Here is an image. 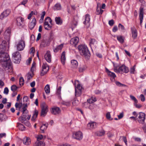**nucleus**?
I'll return each mask as SVG.
<instances>
[{"label": "nucleus", "instance_id": "4468645a", "mask_svg": "<svg viewBox=\"0 0 146 146\" xmlns=\"http://www.w3.org/2000/svg\"><path fill=\"white\" fill-rule=\"evenodd\" d=\"M11 29L8 28L6 30L4 33V38L7 42L9 41L10 37Z\"/></svg>", "mask_w": 146, "mask_h": 146}, {"label": "nucleus", "instance_id": "39448f33", "mask_svg": "<svg viewBox=\"0 0 146 146\" xmlns=\"http://www.w3.org/2000/svg\"><path fill=\"white\" fill-rule=\"evenodd\" d=\"M52 39V38L50 36L47 38L42 39L41 42L40 46L42 47H45L49 46Z\"/></svg>", "mask_w": 146, "mask_h": 146}, {"label": "nucleus", "instance_id": "20e7f679", "mask_svg": "<svg viewBox=\"0 0 146 146\" xmlns=\"http://www.w3.org/2000/svg\"><path fill=\"white\" fill-rule=\"evenodd\" d=\"M23 113L22 115L19 117L20 121L22 123H23L27 119L29 120L31 117V115H28V111H22Z\"/></svg>", "mask_w": 146, "mask_h": 146}, {"label": "nucleus", "instance_id": "a878e982", "mask_svg": "<svg viewBox=\"0 0 146 146\" xmlns=\"http://www.w3.org/2000/svg\"><path fill=\"white\" fill-rule=\"evenodd\" d=\"M44 29L46 30H49L51 29L52 28V26L50 25L48 23V21L45 20V21L44 23Z\"/></svg>", "mask_w": 146, "mask_h": 146}, {"label": "nucleus", "instance_id": "412c9836", "mask_svg": "<svg viewBox=\"0 0 146 146\" xmlns=\"http://www.w3.org/2000/svg\"><path fill=\"white\" fill-rule=\"evenodd\" d=\"M36 23V20L35 18H33L32 21L29 24V27L32 30L35 27Z\"/></svg>", "mask_w": 146, "mask_h": 146}, {"label": "nucleus", "instance_id": "680f3d73", "mask_svg": "<svg viewBox=\"0 0 146 146\" xmlns=\"http://www.w3.org/2000/svg\"><path fill=\"white\" fill-rule=\"evenodd\" d=\"M140 98L142 102H144L145 100V98L143 94H141L140 96Z\"/></svg>", "mask_w": 146, "mask_h": 146}, {"label": "nucleus", "instance_id": "1a4fd4ad", "mask_svg": "<svg viewBox=\"0 0 146 146\" xmlns=\"http://www.w3.org/2000/svg\"><path fill=\"white\" fill-rule=\"evenodd\" d=\"M84 24L86 26L87 28H88L90 25V16L88 14H86L84 17Z\"/></svg>", "mask_w": 146, "mask_h": 146}, {"label": "nucleus", "instance_id": "4be33fe9", "mask_svg": "<svg viewBox=\"0 0 146 146\" xmlns=\"http://www.w3.org/2000/svg\"><path fill=\"white\" fill-rule=\"evenodd\" d=\"M140 13L139 15L140 24L141 25L142 22L143 18V8L141 7L140 8Z\"/></svg>", "mask_w": 146, "mask_h": 146}, {"label": "nucleus", "instance_id": "4d7b16f0", "mask_svg": "<svg viewBox=\"0 0 146 146\" xmlns=\"http://www.w3.org/2000/svg\"><path fill=\"white\" fill-rule=\"evenodd\" d=\"M9 92V89L7 87H5L3 93L5 94H7Z\"/></svg>", "mask_w": 146, "mask_h": 146}, {"label": "nucleus", "instance_id": "69168bd1", "mask_svg": "<svg viewBox=\"0 0 146 146\" xmlns=\"http://www.w3.org/2000/svg\"><path fill=\"white\" fill-rule=\"evenodd\" d=\"M63 44H61L60 45H59L56 46L58 50H61L62 49L63 47Z\"/></svg>", "mask_w": 146, "mask_h": 146}, {"label": "nucleus", "instance_id": "72a5a7b5", "mask_svg": "<svg viewBox=\"0 0 146 146\" xmlns=\"http://www.w3.org/2000/svg\"><path fill=\"white\" fill-rule=\"evenodd\" d=\"M97 44V41L94 39L91 38L90 42V44L91 46H94L95 44Z\"/></svg>", "mask_w": 146, "mask_h": 146}, {"label": "nucleus", "instance_id": "37998d69", "mask_svg": "<svg viewBox=\"0 0 146 146\" xmlns=\"http://www.w3.org/2000/svg\"><path fill=\"white\" fill-rule=\"evenodd\" d=\"M18 88L15 85H13L11 87V90L12 91H15Z\"/></svg>", "mask_w": 146, "mask_h": 146}, {"label": "nucleus", "instance_id": "aec40b11", "mask_svg": "<svg viewBox=\"0 0 146 146\" xmlns=\"http://www.w3.org/2000/svg\"><path fill=\"white\" fill-rule=\"evenodd\" d=\"M60 108L58 107H56L52 108L51 112L54 115L58 114L60 112Z\"/></svg>", "mask_w": 146, "mask_h": 146}, {"label": "nucleus", "instance_id": "473e14b6", "mask_svg": "<svg viewBox=\"0 0 146 146\" xmlns=\"http://www.w3.org/2000/svg\"><path fill=\"white\" fill-rule=\"evenodd\" d=\"M87 68V67L86 65H83L82 66L79 68V72H82L85 70Z\"/></svg>", "mask_w": 146, "mask_h": 146}, {"label": "nucleus", "instance_id": "c85d7f7f", "mask_svg": "<svg viewBox=\"0 0 146 146\" xmlns=\"http://www.w3.org/2000/svg\"><path fill=\"white\" fill-rule=\"evenodd\" d=\"M48 126V123L43 124L40 127V130L42 133L44 132V130L46 129Z\"/></svg>", "mask_w": 146, "mask_h": 146}, {"label": "nucleus", "instance_id": "f257e3e1", "mask_svg": "<svg viewBox=\"0 0 146 146\" xmlns=\"http://www.w3.org/2000/svg\"><path fill=\"white\" fill-rule=\"evenodd\" d=\"M6 42L3 40L0 44V63L7 72H12V67L11 61L9 54L5 52L6 49Z\"/></svg>", "mask_w": 146, "mask_h": 146}, {"label": "nucleus", "instance_id": "c9c22d12", "mask_svg": "<svg viewBox=\"0 0 146 146\" xmlns=\"http://www.w3.org/2000/svg\"><path fill=\"white\" fill-rule=\"evenodd\" d=\"M45 92L46 94H48L50 92V86L48 84H47L44 88Z\"/></svg>", "mask_w": 146, "mask_h": 146}, {"label": "nucleus", "instance_id": "ddd939ff", "mask_svg": "<svg viewBox=\"0 0 146 146\" xmlns=\"http://www.w3.org/2000/svg\"><path fill=\"white\" fill-rule=\"evenodd\" d=\"M11 10L9 9H7L3 11L0 16V19L2 20L5 18L7 17L10 13Z\"/></svg>", "mask_w": 146, "mask_h": 146}, {"label": "nucleus", "instance_id": "5fc2aeb1", "mask_svg": "<svg viewBox=\"0 0 146 146\" xmlns=\"http://www.w3.org/2000/svg\"><path fill=\"white\" fill-rule=\"evenodd\" d=\"M27 76L28 80H30L33 77L32 74L31 73H28L27 75Z\"/></svg>", "mask_w": 146, "mask_h": 146}, {"label": "nucleus", "instance_id": "09e8293b", "mask_svg": "<svg viewBox=\"0 0 146 146\" xmlns=\"http://www.w3.org/2000/svg\"><path fill=\"white\" fill-rule=\"evenodd\" d=\"M130 97L131 99L132 100L134 101V103H137L138 102L137 100L134 96L132 95H130Z\"/></svg>", "mask_w": 146, "mask_h": 146}, {"label": "nucleus", "instance_id": "a19ab883", "mask_svg": "<svg viewBox=\"0 0 146 146\" xmlns=\"http://www.w3.org/2000/svg\"><path fill=\"white\" fill-rule=\"evenodd\" d=\"M29 104V103H27L26 104H23L24 106L22 108L23 110L22 111H23L24 112L25 111H28L27 110V105Z\"/></svg>", "mask_w": 146, "mask_h": 146}, {"label": "nucleus", "instance_id": "3c124183", "mask_svg": "<svg viewBox=\"0 0 146 146\" xmlns=\"http://www.w3.org/2000/svg\"><path fill=\"white\" fill-rule=\"evenodd\" d=\"M35 64H36L35 63V62L34 61L32 64L31 68V70L33 72L34 70L35 69Z\"/></svg>", "mask_w": 146, "mask_h": 146}, {"label": "nucleus", "instance_id": "dca6fc26", "mask_svg": "<svg viewBox=\"0 0 146 146\" xmlns=\"http://www.w3.org/2000/svg\"><path fill=\"white\" fill-rule=\"evenodd\" d=\"M131 31L132 37L133 39H135L137 36V31L134 26L131 27Z\"/></svg>", "mask_w": 146, "mask_h": 146}, {"label": "nucleus", "instance_id": "603ef678", "mask_svg": "<svg viewBox=\"0 0 146 146\" xmlns=\"http://www.w3.org/2000/svg\"><path fill=\"white\" fill-rule=\"evenodd\" d=\"M116 84L118 86L121 87V86H125L126 85L123 84L119 82L116 81L115 82Z\"/></svg>", "mask_w": 146, "mask_h": 146}, {"label": "nucleus", "instance_id": "cd10ccee", "mask_svg": "<svg viewBox=\"0 0 146 146\" xmlns=\"http://www.w3.org/2000/svg\"><path fill=\"white\" fill-rule=\"evenodd\" d=\"M55 21L57 25H61L62 23V20L60 17H56L55 18Z\"/></svg>", "mask_w": 146, "mask_h": 146}, {"label": "nucleus", "instance_id": "49530a36", "mask_svg": "<svg viewBox=\"0 0 146 146\" xmlns=\"http://www.w3.org/2000/svg\"><path fill=\"white\" fill-rule=\"evenodd\" d=\"M5 114L0 113V121H2L5 119Z\"/></svg>", "mask_w": 146, "mask_h": 146}, {"label": "nucleus", "instance_id": "423d86ee", "mask_svg": "<svg viewBox=\"0 0 146 146\" xmlns=\"http://www.w3.org/2000/svg\"><path fill=\"white\" fill-rule=\"evenodd\" d=\"M41 110L40 115L44 117L46 115L48 111V106L45 102H43L41 105Z\"/></svg>", "mask_w": 146, "mask_h": 146}, {"label": "nucleus", "instance_id": "c756f323", "mask_svg": "<svg viewBox=\"0 0 146 146\" xmlns=\"http://www.w3.org/2000/svg\"><path fill=\"white\" fill-rule=\"evenodd\" d=\"M71 64L72 68H76L78 65V63L77 61L75 60H72L71 61Z\"/></svg>", "mask_w": 146, "mask_h": 146}, {"label": "nucleus", "instance_id": "2f4dec72", "mask_svg": "<svg viewBox=\"0 0 146 146\" xmlns=\"http://www.w3.org/2000/svg\"><path fill=\"white\" fill-rule=\"evenodd\" d=\"M61 4L59 3H57L54 5V9L55 10H61Z\"/></svg>", "mask_w": 146, "mask_h": 146}, {"label": "nucleus", "instance_id": "8fccbe9b", "mask_svg": "<svg viewBox=\"0 0 146 146\" xmlns=\"http://www.w3.org/2000/svg\"><path fill=\"white\" fill-rule=\"evenodd\" d=\"M106 117L107 119L109 120H111L113 119V118H111V115L109 112H108L106 114Z\"/></svg>", "mask_w": 146, "mask_h": 146}, {"label": "nucleus", "instance_id": "c03bdc74", "mask_svg": "<svg viewBox=\"0 0 146 146\" xmlns=\"http://www.w3.org/2000/svg\"><path fill=\"white\" fill-rule=\"evenodd\" d=\"M61 104L62 105L67 107H69L70 105V102H65L63 101L62 102Z\"/></svg>", "mask_w": 146, "mask_h": 146}, {"label": "nucleus", "instance_id": "9b49d317", "mask_svg": "<svg viewBox=\"0 0 146 146\" xmlns=\"http://www.w3.org/2000/svg\"><path fill=\"white\" fill-rule=\"evenodd\" d=\"M145 115L144 113L141 112L139 114L138 118L139 119L138 120V122L140 123L143 124L145 123Z\"/></svg>", "mask_w": 146, "mask_h": 146}, {"label": "nucleus", "instance_id": "f8f14e48", "mask_svg": "<svg viewBox=\"0 0 146 146\" xmlns=\"http://www.w3.org/2000/svg\"><path fill=\"white\" fill-rule=\"evenodd\" d=\"M42 70L40 73V75L41 76H44L48 71L49 69V67L47 64H43L42 66Z\"/></svg>", "mask_w": 146, "mask_h": 146}, {"label": "nucleus", "instance_id": "0e129e2a", "mask_svg": "<svg viewBox=\"0 0 146 146\" xmlns=\"http://www.w3.org/2000/svg\"><path fill=\"white\" fill-rule=\"evenodd\" d=\"M75 91L76 95V96H79L81 95V94H80V95L79 94V91H78V90H76V87H75Z\"/></svg>", "mask_w": 146, "mask_h": 146}, {"label": "nucleus", "instance_id": "13d9d810", "mask_svg": "<svg viewBox=\"0 0 146 146\" xmlns=\"http://www.w3.org/2000/svg\"><path fill=\"white\" fill-rule=\"evenodd\" d=\"M26 125L27 126L30 127L31 126V125L30 122L29 121H27L26 120V121H25L24 123H23Z\"/></svg>", "mask_w": 146, "mask_h": 146}, {"label": "nucleus", "instance_id": "79ce46f5", "mask_svg": "<svg viewBox=\"0 0 146 146\" xmlns=\"http://www.w3.org/2000/svg\"><path fill=\"white\" fill-rule=\"evenodd\" d=\"M19 84L20 86H23L24 83V80L23 78L21 77L19 78Z\"/></svg>", "mask_w": 146, "mask_h": 146}, {"label": "nucleus", "instance_id": "052dcab7", "mask_svg": "<svg viewBox=\"0 0 146 146\" xmlns=\"http://www.w3.org/2000/svg\"><path fill=\"white\" fill-rule=\"evenodd\" d=\"M107 134L108 137L109 138L111 137L114 135V134L110 132H109Z\"/></svg>", "mask_w": 146, "mask_h": 146}, {"label": "nucleus", "instance_id": "2eb2a0df", "mask_svg": "<svg viewBox=\"0 0 146 146\" xmlns=\"http://www.w3.org/2000/svg\"><path fill=\"white\" fill-rule=\"evenodd\" d=\"M129 71L128 68L124 65H122L119 67V73L121 74L123 73H127Z\"/></svg>", "mask_w": 146, "mask_h": 146}, {"label": "nucleus", "instance_id": "a211bd4d", "mask_svg": "<svg viewBox=\"0 0 146 146\" xmlns=\"http://www.w3.org/2000/svg\"><path fill=\"white\" fill-rule=\"evenodd\" d=\"M24 21V19L21 17H18L16 19L17 25L19 26L22 25Z\"/></svg>", "mask_w": 146, "mask_h": 146}, {"label": "nucleus", "instance_id": "f03ea898", "mask_svg": "<svg viewBox=\"0 0 146 146\" xmlns=\"http://www.w3.org/2000/svg\"><path fill=\"white\" fill-rule=\"evenodd\" d=\"M78 48L79 52L81 55L86 58H89L90 56V53L88 47L85 45H80L78 46Z\"/></svg>", "mask_w": 146, "mask_h": 146}, {"label": "nucleus", "instance_id": "4c0bfd02", "mask_svg": "<svg viewBox=\"0 0 146 146\" xmlns=\"http://www.w3.org/2000/svg\"><path fill=\"white\" fill-rule=\"evenodd\" d=\"M117 38L118 41L121 43H123L124 42V40L123 38V37L121 36H117Z\"/></svg>", "mask_w": 146, "mask_h": 146}, {"label": "nucleus", "instance_id": "b1692460", "mask_svg": "<svg viewBox=\"0 0 146 146\" xmlns=\"http://www.w3.org/2000/svg\"><path fill=\"white\" fill-rule=\"evenodd\" d=\"M96 127V123L95 122H92L89 123L87 125V128L88 129H92L95 128Z\"/></svg>", "mask_w": 146, "mask_h": 146}, {"label": "nucleus", "instance_id": "7c9ffc66", "mask_svg": "<svg viewBox=\"0 0 146 146\" xmlns=\"http://www.w3.org/2000/svg\"><path fill=\"white\" fill-rule=\"evenodd\" d=\"M61 59L62 63L64 64L66 60L65 52V51H63L62 53L61 56Z\"/></svg>", "mask_w": 146, "mask_h": 146}, {"label": "nucleus", "instance_id": "bf43d9fd", "mask_svg": "<svg viewBox=\"0 0 146 146\" xmlns=\"http://www.w3.org/2000/svg\"><path fill=\"white\" fill-rule=\"evenodd\" d=\"M124 114L123 112L120 113L119 115H117L119 119H120L122 118L123 117Z\"/></svg>", "mask_w": 146, "mask_h": 146}, {"label": "nucleus", "instance_id": "864d4df0", "mask_svg": "<svg viewBox=\"0 0 146 146\" xmlns=\"http://www.w3.org/2000/svg\"><path fill=\"white\" fill-rule=\"evenodd\" d=\"M29 100V97L27 96H24L23 98V101L24 102L28 103Z\"/></svg>", "mask_w": 146, "mask_h": 146}, {"label": "nucleus", "instance_id": "e433bc0d", "mask_svg": "<svg viewBox=\"0 0 146 146\" xmlns=\"http://www.w3.org/2000/svg\"><path fill=\"white\" fill-rule=\"evenodd\" d=\"M105 133V131L102 129L101 131L98 132L97 133V135L98 136H101L104 135Z\"/></svg>", "mask_w": 146, "mask_h": 146}, {"label": "nucleus", "instance_id": "9d476101", "mask_svg": "<svg viewBox=\"0 0 146 146\" xmlns=\"http://www.w3.org/2000/svg\"><path fill=\"white\" fill-rule=\"evenodd\" d=\"M73 137L77 140H80L83 138L82 132L80 131L74 132L73 134Z\"/></svg>", "mask_w": 146, "mask_h": 146}, {"label": "nucleus", "instance_id": "6ab92c4d", "mask_svg": "<svg viewBox=\"0 0 146 146\" xmlns=\"http://www.w3.org/2000/svg\"><path fill=\"white\" fill-rule=\"evenodd\" d=\"M79 41V38L77 37L72 38L70 40V43L74 46H76Z\"/></svg>", "mask_w": 146, "mask_h": 146}, {"label": "nucleus", "instance_id": "f704fd0d", "mask_svg": "<svg viewBox=\"0 0 146 146\" xmlns=\"http://www.w3.org/2000/svg\"><path fill=\"white\" fill-rule=\"evenodd\" d=\"M18 127L19 129L21 131L24 130L25 129V127L21 123L18 124Z\"/></svg>", "mask_w": 146, "mask_h": 146}, {"label": "nucleus", "instance_id": "6e6552de", "mask_svg": "<svg viewBox=\"0 0 146 146\" xmlns=\"http://www.w3.org/2000/svg\"><path fill=\"white\" fill-rule=\"evenodd\" d=\"M43 138V136L42 135H38L37 137V141L34 144L33 146H45V143L43 141H39L42 139Z\"/></svg>", "mask_w": 146, "mask_h": 146}, {"label": "nucleus", "instance_id": "a18cd8bd", "mask_svg": "<svg viewBox=\"0 0 146 146\" xmlns=\"http://www.w3.org/2000/svg\"><path fill=\"white\" fill-rule=\"evenodd\" d=\"M135 65H134L133 67H131L130 69V73L131 74H134L135 72Z\"/></svg>", "mask_w": 146, "mask_h": 146}, {"label": "nucleus", "instance_id": "bb28decb", "mask_svg": "<svg viewBox=\"0 0 146 146\" xmlns=\"http://www.w3.org/2000/svg\"><path fill=\"white\" fill-rule=\"evenodd\" d=\"M38 113V111L35 110L33 116L31 118V120L33 121H35Z\"/></svg>", "mask_w": 146, "mask_h": 146}, {"label": "nucleus", "instance_id": "6e6d98bb", "mask_svg": "<svg viewBox=\"0 0 146 146\" xmlns=\"http://www.w3.org/2000/svg\"><path fill=\"white\" fill-rule=\"evenodd\" d=\"M45 20L46 21H48L49 23L51 24V25H52V21L51 19L49 17H46L45 19Z\"/></svg>", "mask_w": 146, "mask_h": 146}, {"label": "nucleus", "instance_id": "f3484780", "mask_svg": "<svg viewBox=\"0 0 146 146\" xmlns=\"http://www.w3.org/2000/svg\"><path fill=\"white\" fill-rule=\"evenodd\" d=\"M44 58L48 62L50 63L51 62V55L50 52L49 51H47L44 55Z\"/></svg>", "mask_w": 146, "mask_h": 146}, {"label": "nucleus", "instance_id": "0eeeda50", "mask_svg": "<svg viewBox=\"0 0 146 146\" xmlns=\"http://www.w3.org/2000/svg\"><path fill=\"white\" fill-rule=\"evenodd\" d=\"M25 41L23 39H21L16 45L17 49L19 51L23 50L25 48Z\"/></svg>", "mask_w": 146, "mask_h": 146}, {"label": "nucleus", "instance_id": "e2e57ef3", "mask_svg": "<svg viewBox=\"0 0 146 146\" xmlns=\"http://www.w3.org/2000/svg\"><path fill=\"white\" fill-rule=\"evenodd\" d=\"M114 21L113 19L109 21L108 23L109 25L111 26H112L114 24Z\"/></svg>", "mask_w": 146, "mask_h": 146}, {"label": "nucleus", "instance_id": "7ed1b4c3", "mask_svg": "<svg viewBox=\"0 0 146 146\" xmlns=\"http://www.w3.org/2000/svg\"><path fill=\"white\" fill-rule=\"evenodd\" d=\"M13 62L15 63H19L21 60V55L19 52L16 51L12 54Z\"/></svg>", "mask_w": 146, "mask_h": 146}, {"label": "nucleus", "instance_id": "58836bf2", "mask_svg": "<svg viewBox=\"0 0 146 146\" xmlns=\"http://www.w3.org/2000/svg\"><path fill=\"white\" fill-rule=\"evenodd\" d=\"M77 88L76 90H78V91H79V94L82 93V87L81 86V85L80 84H78L77 86V87L76 88Z\"/></svg>", "mask_w": 146, "mask_h": 146}, {"label": "nucleus", "instance_id": "393cba45", "mask_svg": "<svg viewBox=\"0 0 146 146\" xmlns=\"http://www.w3.org/2000/svg\"><path fill=\"white\" fill-rule=\"evenodd\" d=\"M23 141V143L26 145H29L31 143V140L29 137H25Z\"/></svg>", "mask_w": 146, "mask_h": 146}, {"label": "nucleus", "instance_id": "de8ad7c7", "mask_svg": "<svg viewBox=\"0 0 146 146\" xmlns=\"http://www.w3.org/2000/svg\"><path fill=\"white\" fill-rule=\"evenodd\" d=\"M118 27L119 29L122 31H123L125 30L124 26L120 23L119 24Z\"/></svg>", "mask_w": 146, "mask_h": 146}, {"label": "nucleus", "instance_id": "338daca9", "mask_svg": "<svg viewBox=\"0 0 146 146\" xmlns=\"http://www.w3.org/2000/svg\"><path fill=\"white\" fill-rule=\"evenodd\" d=\"M27 2L28 0H23V1L20 3L19 5H25L27 3Z\"/></svg>", "mask_w": 146, "mask_h": 146}, {"label": "nucleus", "instance_id": "5701e85b", "mask_svg": "<svg viewBox=\"0 0 146 146\" xmlns=\"http://www.w3.org/2000/svg\"><path fill=\"white\" fill-rule=\"evenodd\" d=\"M105 68L106 72L108 74L109 76L113 78V79H114L116 77L115 73L109 70L106 67H105Z\"/></svg>", "mask_w": 146, "mask_h": 146}, {"label": "nucleus", "instance_id": "ea45409f", "mask_svg": "<svg viewBox=\"0 0 146 146\" xmlns=\"http://www.w3.org/2000/svg\"><path fill=\"white\" fill-rule=\"evenodd\" d=\"M16 110H20V109L22 107V106L19 105V104L17 102H16L15 105Z\"/></svg>", "mask_w": 146, "mask_h": 146}, {"label": "nucleus", "instance_id": "774afa93", "mask_svg": "<svg viewBox=\"0 0 146 146\" xmlns=\"http://www.w3.org/2000/svg\"><path fill=\"white\" fill-rule=\"evenodd\" d=\"M94 92L96 94H99L101 93V91L99 90H97L94 91Z\"/></svg>", "mask_w": 146, "mask_h": 146}]
</instances>
